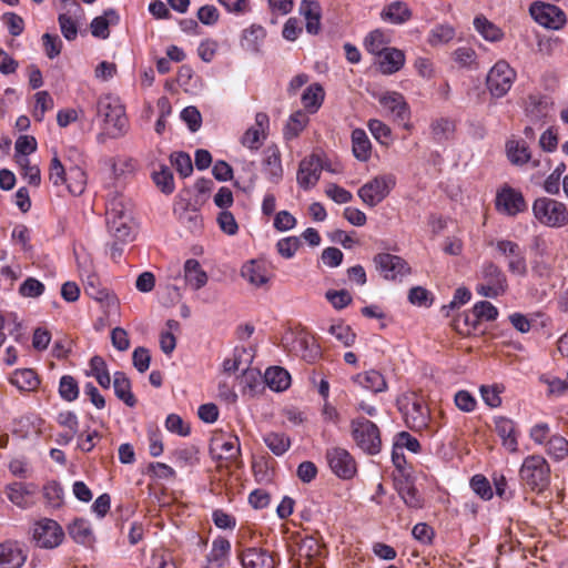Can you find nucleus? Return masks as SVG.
<instances>
[{
    "label": "nucleus",
    "mask_w": 568,
    "mask_h": 568,
    "mask_svg": "<svg viewBox=\"0 0 568 568\" xmlns=\"http://www.w3.org/2000/svg\"><path fill=\"white\" fill-rule=\"evenodd\" d=\"M454 61L462 68H476L477 53L470 47H459L453 53Z\"/></svg>",
    "instance_id": "obj_57"
},
{
    "label": "nucleus",
    "mask_w": 568,
    "mask_h": 568,
    "mask_svg": "<svg viewBox=\"0 0 568 568\" xmlns=\"http://www.w3.org/2000/svg\"><path fill=\"white\" fill-rule=\"evenodd\" d=\"M85 375L94 377L99 385L103 388H110L111 376L108 371L105 361L100 356H93L89 363V369L85 371Z\"/></svg>",
    "instance_id": "obj_46"
},
{
    "label": "nucleus",
    "mask_w": 568,
    "mask_h": 568,
    "mask_svg": "<svg viewBox=\"0 0 568 568\" xmlns=\"http://www.w3.org/2000/svg\"><path fill=\"white\" fill-rule=\"evenodd\" d=\"M535 219L547 227H562L568 224V207L565 203L550 199L539 197L532 203Z\"/></svg>",
    "instance_id": "obj_3"
},
{
    "label": "nucleus",
    "mask_w": 568,
    "mask_h": 568,
    "mask_svg": "<svg viewBox=\"0 0 568 568\" xmlns=\"http://www.w3.org/2000/svg\"><path fill=\"white\" fill-rule=\"evenodd\" d=\"M97 112L102 119L103 135L119 139L126 134L129 120L119 97L111 93L101 95L97 103Z\"/></svg>",
    "instance_id": "obj_1"
},
{
    "label": "nucleus",
    "mask_w": 568,
    "mask_h": 568,
    "mask_svg": "<svg viewBox=\"0 0 568 568\" xmlns=\"http://www.w3.org/2000/svg\"><path fill=\"white\" fill-rule=\"evenodd\" d=\"M152 179L155 185L165 194L174 191V179L171 170L165 165H160L159 170H154Z\"/></svg>",
    "instance_id": "obj_55"
},
{
    "label": "nucleus",
    "mask_w": 568,
    "mask_h": 568,
    "mask_svg": "<svg viewBox=\"0 0 568 568\" xmlns=\"http://www.w3.org/2000/svg\"><path fill=\"white\" fill-rule=\"evenodd\" d=\"M389 43V36L381 29L371 31L364 40L365 49L374 55H379L387 50L389 48L387 47Z\"/></svg>",
    "instance_id": "obj_47"
},
{
    "label": "nucleus",
    "mask_w": 568,
    "mask_h": 568,
    "mask_svg": "<svg viewBox=\"0 0 568 568\" xmlns=\"http://www.w3.org/2000/svg\"><path fill=\"white\" fill-rule=\"evenodd\" d=\"M10 383L22 392H32L37 389L40 381L33 369H17L10 377Z\"/></svg>",
    "instance_id": "obj_43"
},
{
    "label": "nucleus",
    "mask_w": 568,
    "mask_h": 568,
    "mask_svg": "<svg viewBox=\"0 0 568 568\" xmlns=\"http://www.w3.org/2000/svg\"><path fill=\"white\" fill-rule=\"evenodd\" d=\"M551 109V104L547 97L531 94L526 101L525 111L531 121H540L545 119Z\"/></svg>",
    "instance_id": "obj_37"
},
{
    "label": "nucleus",
    "mask_w": 568,
    "mask_h": 568,
    "mask_svg": "<svg viewBox=\"0 0 568 568\" xmlns=\"http://www.w3.org/2000/svg\"><path fill=\"white\" fill-rule=\"evenodd\" d=\"M325 92L320 83L308 85L302 94V103L308 113H315L322 106Z\"/></svg>",
    "instance_id": "obj_42"
},
{
    "label": "nucleus",
    "mask_w": 568,
    "mask_h": 568,
    "mask_svg": "<svg viewBox=\"0 0 568 568\" xmlns=\"http://www.w3.org/2000/svg\"><path fill=\"white\" fill-rule=\"evenodd\" d=\"M326 460L331 470L341 479H351L356 475V462L345 448H328L326 450Z\"/></svg>",
    "instance_id": "obj_12"
},
{
    "label": "nucleus",
    "mask_w": 568,
    "mask_h": 568,
    "mask_svg": "<svg viewBox=\"0 0 568 568\" xmlns=\"http://www.w3.org/2000/svg\"><path fill=\"white\" fill-rule=\"evenodd\" d=\"M267 8L272 16L271 23H277L280 17L290 14L294 9V0H267Z\"/></svg>",
    "instance_id": "obj_59"
},
{
    "label": "nucleus",
    "mask_w": 568,
    "mask_h": 568,
    "mask_svg": "<svg viewBox=\"0 0 568 568\" xmlns=\"http://www.w3.org/2000/svg\"><path fill=\"white\" fill-rule=\"evenodd\" d=\"M27 560V550L18 542L0 544V568H20Z\"/></svg>",
    "instance_id": "obj_26"
},
{
    "label": "nucleus",
    "mask_w": 568,
    "mask_h": 568,
    "mask_svg": "<svg viewBox=\"0 0 568 568\" xmlns=\"http://www.w3.org/2000/svg\"><path fill=\"white\" fill-rule=\"evenodd\" d=\"M506 154L509 162L521 166L530 163L532 168H538L540 173H545L550 168V161L547 158L532 159L529 148L524 140H508L506 142Z\"/></svg>",
    "instance_id": "obj_10"
},
{
    "label": "nucleus",
    "mask_w": 568,
    "mask_h": 568,
    "mask_svg": "<svg viewBox=\"0 0 568 568\" xmlns=\"http://www.w3.org/2000/svg\"><path fill=\"white\" fill-rule=\"evenodd\" d=\"M300 14L305 19V28L310 34H317L321 30L322 8L318 1L302 0Z\"/></svg>",
    "instance_id": "obj_28"
},
{
    "label": "nucleus",
    "mask_w": 568,
    "mask_h": 568,
    "mask_svg": "<svg viewBox=\"0 0 568 568\" xmlns=\"http://www.w3.org/2000/svg\"><path fill=\"white\" fill-rule=\"evenodd\" d=\"M473 24L475 30L488 42H499L504 39L503 30L483 14L476 16Z\"/></svg>",
    "instance_id": "obj_38"
},
{
    "label": "nucleus",
    "mask_w": 568,
    "mask_h": 568,
    "mask_svg": "<svg viewBox=\"0 0 568 568\" xmlns=\"http://www.w3.org/2000/svg\"><path fill=\"white\" fill-rule=\"evenodd\" d=\"M507 278L503 271L491 262L483 264L479 274L476 292L480 296L496 298L507 290Z\"/></svg>",
    "instance_id": "obj_5"
},
{
    "label": "nucleus",
    "mask_w": 568,
    "mask_h": 568,
    "mask_svg": "<svg viewBox=\"0 0 568 568\" xmlns=\"http://www.w3.org/2000/svg\"><path fill=\"white\" fill-rule=\"evenodd\" d=\"M352 150L354 156L362 162H366L372 154V144L363 129H355L352 132Z\"/></svg>",
    "instance_id": "obj_41"
},
{
    "label": "nucleus",
    "mask_w": 568,
    "mask_h": 568,
    "mask_svg": "<svg viewBox=\"0 0 568 568\" xmlns=\"http://www.w3.org/2000/svg\"><path fill=\"white\" fill-rule=\"evenodd\" d=\"M113 388L116 397L124 404L133 407L136 403L135 397L131 390V382L123 372H115L113 375Z\"/></svg>",
    "instance_id": "obj_44"
},
{
    "label": "nucleus",
    "mask_w": 568,
    "mask_h": 568,
    "mask_svg": "<svg viewBox=\"0 0 568 568\" xmlns=\"http://www.w3.org/2000/svg\"><path fill=\"white\" fill-rule=\"evenodd\" d=\"M44 284L34 277H28L19 287V294L23 297L36 298L44 293Z\"/></svg>",
    "instance_id": "obj_64"
},
{
    "label": "nucleus",
    "mask_w": 568,
    "mask_h": 568,
    "mask_svg": "<svg viewBox=\"0 0 568 568\" xmlns=\"http://www.w3.org/2000/svg\"><path fill=\"white\" fill-rule=\"evenodd\" d=\"M242 277L255 287L264 286L271 278V272L265 262L252 260L242 266Z\"/></svg>",
    "instance_id": "obj_24"
},
{
    "label": "nucleus",
    "mask_w": 568,
    "mask_h": 568,
    "mask_svg": "<svg viewBox=\"0 0 568 568\" xmlns=\"http://www.w3.org/2000/svg\"><path fill=\"white\" fill-rule=\"evenodd\" d=\"M529 12L540 26L554 30L560 29L566 22L565 13L556 6L545 2H534Z\"/></svg>",
    "instance_id": "obj_14"
},
{
    "label": "nucleus",
    "mask_w": 568,
    "mask_h": 568,
    "mask_svg": "<svg viewBox=\"0 0 568 568\" xmlns=\"http://www.w3.org/2000/svg\"><path fill=\"white\" fill-rule=\"evenodd\" d=\"M352 381L359 387L374 394L387 390V382L384 375L376 369H368L353 376Z\"/></svg>",
    "instance_id": "obj_29"
},
{
    "label": "nucleus",
    "mask_w": 568,
    "mask_h": 568,
    "mask_svg": "<svg viewBox=\"0 0 568 568\" xmlns=\"http://www.w3.org/2000/svg\"><path fill=\"white\" fill-rule=\"evenodd\" d=\"M495 430L501 439V445L509 453L518 452V433L515 423L507 417H495Z\"/></svg>",
    "instance_id": "obj_23"
},
{
    "label": "nucleus",
    "mask_w": 568,
    "mask_h": 568,
    "mask_svg": "<svg viewBox=\"0 0 568 568\" xmlns=\"http://www.w3.org/2000/svg\"><path fill=\"white\" fill-rule=\"evenodd\" d=\"M547 453L557 460L564 459L568 455V440L560 435L551 436L547 442Z\"/></svg>",
    "instance_id": "obj_61"
},
{
    "label": "nucleus",
    "mask_w": 568,
    "mask_h": 568,
    "mask_svg": "<svg viewBox=\"0 0 568 568\" xmlns=\"http://www.w3.org/2000/svg\"><path fill=\"white\" fill-rule=\"evenodd\" d=\"M59 394L64 400H75L79 396V386L77 381L70 375L62 376L59 383Z\"/></svg>",
    "instance_id": "obj_62"
},
{
    "label": "nucleus",
    "mask_w": 568,
    "mask_h": 568,
    "mask_svg": "<svg viewBox=\"0 0 568 568\" xmlns=\"http://www.w3.org/2000/svg\"><path fill=\"white\" fill-rule=\"evenodd\" d=\"M406 57L403 50L388 48L378 55V68L383 74H394L405 64Z\"/></svg>",
    "instance_id": "obj_30"
},
{
    "label": "nucleus",
    "mask_w": 568,
    "mask_h": 568,
    "mask_svg": "<svg viewBox=\"0 0 568 568\" xmlns=\"http://www.w3.org/2000/svg\"><path fill=\"white\" fill-rule=\"evenodd\" d=\"M120 20L119 14L113 9H108L102 16L95 17L91 24V33L93 37L99 39H106L110 36L109 27L116 24Z\"/></svg>",
    "instance_id": "obj_35"
},
{
    "label": "nucleus",
    "mask_w": 568,
    "mask_h": 568,
    "mask_svg": "<svg viewBox=\"0 0 568 568\" xmlns=\"http://www.w3.org/2000/svg\"><path fill=\"white\" fill-rule=\"evenodd\" d=\"M395 175L382 174L366 182L358 189L359 199L368 206L373 207L379 204L395 187Z\"/></svg>",
    "instance_id": "obj_7"
},
{
    "label": "nucleus",
    "mask_w": 568,
    "mask_h": 568,
    "mask_svg": "<svg viewBox=\"0 0 568 568\" xmlns=\"http://www.w3.org/2000/svg\"><path fill=\"white\" fill-rule=\"evenodd\" d=\"M323 164L317 154L303 159L300 163L296 181L300 187L310 190L316 185L321 178Z\"/></svg>",
    "instance_id": "obj_18"
},
{
    "label": "nucleus",
    "mask_w": 568,
    "mask_h": 568,
    "mask_svg": "<svg viewBox=\"0 0 568 568\" xmlns=\"http://www.w3.org/2000/svg\"><path fill=\"white\" fill-rule=\"evenodd\" d=\"M32 538L39 548L53 549L62 544L64 531L55 520L41 518L32 527Z\"/></svg>",
    "instance_id": "obj_9"
},
{
    "label": "nucleus",
    "mask_w": 568,
    "mask_h": 568,
    "mask_svg": "<svg viewBox=\"0 0 568 568\" xmlns=\"http://www.w3.org/2000/svg\"><path fill=\"white\" fill-rule=\"evenodd\" d=\"M43 497L51 508H59L62 505L63 489L57 481H49L43 486Z\"/></svg>",
    "instance_id": "obj_60"
},
{
    "label": "nucleus",
    "mask_w": 568,
    "mask_h": 568,
    "mask_svg": "<svg viewBox=\"0 0 568 568\" xmlns=\"http://www.w3.org/2000/svg\"><path fill=\"white\" fill-rule=\"evenodd\" d=\"M263 173L273 183H278L283 176L281 152L277 146L271 145L264 150Z\"/></svg>",
    "instance_id": "obj_27"
},
{
    "label": "nucleus",
    "mask_w": 568,
    "mask_h": 568,
    "mask_svg": "<svg viewBox=\"0 0 568 568\" xmlns=\"http://www.w3.org/2000/svg\"><path fill=\"white\" fill-rule=\"evenodd\" d=\"M321 555V547L316 539L307 537L302 540L298 548L301 559H306L305 565H315L317 556Z\"/></svg>",
    "instance_id": "obj_56"
},
{
    "label": "nucleus",
    "mask_w": 568,
    "mask_h": 568,
    "mask_svg": "<svg viewBox=\"0 0 568 568\" xmlns=\"http://www.w3.org/2000/svg\"><path fill=\"white\" fill-rule=\"evenodd\" d=\"M379 104L396 120L405 121L409 119L410 109L404 95L396 91H384L374 95Z\"/></svg>",
    "instance_id": "obj_19"
},
{
    "label": "nucleus",
    "mask_w": 568,
    "mask_h": 568,
    "mask_svg": "<svg viewBox=\"0 0 568 568\" xmlns=\"http://www.w3.org/2000/svg\"><path fill=\"white\" fill-rule=\"evenodd\" d=\"M455 36L456 30L450 24H436L429 30V33L427 36V43L433 48L445 45L452 42Z\"/></svg>",
    "instance_id": "obj_45"
},
{
    "label": "nucleus",
    "mask_w": 568,
    "mask_h": 568,
    "mask_svg": "<svg viewBox=\"0 0 568 568\" xmlns=\"http://www.w3.org/2000/svg\"><path fill=\"white\" fill-rule=\"evenodd\" d=\"M328 333L345 347L353 346L356 341V334L352 327L343 322L332 324Z\"/></svg>",
    "instance_id": "obj_54"
},
{
    "label": "nucleus",
    "mask_w": 568,
    "mask_h": 568,
    "mask_svg": "<svg viewBox=\"0 0 568 568\" xmlns=\"http://www.w3.org/2000/svg\"><path fill=\"white\" fill-rule=\"evenodd\" d=\"M352 436L357 446L367 454L375 455L381 449V437L377 426L366 418L352 422Z\"/></svg>",
    "instance_id": "obj_8"
},
{
    "label": "nucleus",
    "mask_w": 568,
    "mask_h": 568,
    "mask_svg": "<svg viewBox=\"0 0 568 568\" xmlns=\"http://www.w3.org/2000/svg\"><path fill=\"white\" fill-rule=\"evenodd\" d=\"M265 384L274 392H284L291 385L290 373L280 366H272L265 371Z\"/></svg>",
    "instance_id": "obj_36"
},
{
    "label": "nucleus",
    "mask_w": 568,
    "mask_h": 568,
    "mask_svg": "<svg viewBox=\"0 0 568 568\" xmlns=\"http://www.w3.org/2000/svg\"><path fill=\"white\" fill-rule=\"evenodd\" d=\"M231 551V544L225 538H216L212 542L210 552L206 556L203 568H220L227 561Z\"/></svg>",
    "instance_id": "obj_31"
},
{
    "label": "nucleus",
    "mask_w": 568,
    "mask_h": 568,
    "mask_svg": "<svg viewBox=\"0 0 568 568\" xmlns=\"http://www.w3.org/2000/svg\"><path fill=\"white\" fill-rule=\"evenodd\" d=\"M81 276L83 277L84 292L89 297L106 307H115L118 305L116 297L101 285L97 274L87 272V274H81Z\"/></svg>",
    "instance_id": "obj_20"
},
{
    "label": "nucleus",
    "mask_w": 568,
    "mask_h": 568,
    "mask_svg": "<svg viewBox=\"0 0 568 568\" xmlns=\"http://www.w3.org/2000/svg\"><path fill=\"white\" fill-rule=\"evenodd\" d=\"M498 316V310L487 301L477 302L470 313L465 314V324L476 327L479 321H494Z\"/></svg>",
    "instance_id": "obj_33"
},
{
    "label": "nucleus",
    "mask_w": 568,
    "mask_h": 568,
    "mask_svg": "<svg viewBox=\"0 0 568 568\" xmlns=\"http://www.w3.org/2000/svg\"><path fill=\"white\" fill-rule=\"evenodd\" d=\"M267 448L276 456H282L291 447V440L284 433L271 432L264 435Z\"/></svg>",
    "instance_id": "obj_53"
},
{
    "label": "nucleus",
    "mask_w": 568,
    "mask_h": 568,
    "mask_svg": "<svg viewBox=\"0 0 568 568\" xmlns=\"http://www.w3.org/2000/svg\"><path fill=\"white\" fill-rule=\"evenodd\" d=\"M495 206L499 213L508 216H515L527 209L523 193L508 185L497 191Z\"/></svg>",
    "instance_id": "obj_13"
},
{
    "label": "nucleus",
    "mask_w": 568,
    "mask_h": 568,
    "mask_svg": "<svg viewBox=\"0 0 568 568\" xmlns=\"http://www.w3.org/2000/svg\"><path fill=\"white\" fill-rule=\"evenodd\" d=\"M165 428L181 437H186L191 433V427L183 418L178 414H170L165 419Z\"/></svg>",
    "instance_id": "obj_63"
},
{
    "label": "nucleus",
    "mask_w": 568,
    "mask_h": 568,
    "mask_svg": "<svg viewBox=\"0 0 568 568\" xmlns=\"http://www.w3.org/2000/svg\"><path fill=\"white\" fill-rule=\"evenodd\" d=\"M241 564L243 568H275L273 555L262 548H247L242 551Z\"/></svg>",
    "instance_id": "obj_25"
},
{
    "label": "nucleus",
    "mask_w": 568,
    "mask_h": 568,
    "mask_svg": "<svg viewBox=\"0 0 568 568\" xmlns=\"http://www.w3.org/2000/svg\"><path fill=\"white\" fill-rule=\"evenodd\" d=\"M172 458L179 467H193L200 463V452L195 446H184L175 449Z\"/></svg>",
    "instance_id": "obj_52"
},
{
    "label": "nucleus",
    "mask_w": 568,
    "mask_h": 568,
    "mask_svg": "<svg viewBox=\"0 0 568 568\" xmlns=\"http://www.w3.org/2000/svg\"><path fill=\"white\" fill-rule=\"evenodd\" d=\"M518 475L525 488L540 494L550 485L551 468L544 456L532 454L524 458Z\"/></svg>",
    "instance_id": "obj_2"
},
{
    "label": "nucleus",
    "mask_w": 568,
    "mask_h": 568,
    "mask_svg": "<svg viewBox=\"0 0 568 568\" xmlns=\"http://www.w3.org/2000/svg\"><path fill=\"white\" fill-rule=\"evenodd\" d=\"M496 247L501 255L508 258L507 267L511 274L521 277L526 276V256L521 247L516 242L509 240H499L496 243Z\"/></svg>",
    "instance_id": "obj_15"
},
{
    "label": "nucleus",
    "mask_w": 568,
    "mask_h": 568,
    "mask_svg": "<svg viewBox=\"0 0 568 568\" xmlns=\"http://www.w3.org/2000/svg\"><path fill=\"white\" fill-rule=\"evenodd\" d=\"M413 17V11L408 3L402 0H394L386 3L381 11V19L384 22L400 26L408 22Z\"/></svg>",
    "instance_id": "obj_22"
},
{
    "label": "nucleus",
    "mask_w": 568,
    "mask_h": 568,
    "mask_svg": "<svg viewBox=\"0 0 568 568\" xmlns=\"http://www.w3.org/2000/svg\"><path fill=\"white\" fill-rule=\"evenodd\" d=\"M241 452L240 440L236 436L225 433H215L210 443V454L216 459H235Z\"/></svg>",
    "instance_id": "obj_16"
},
{
    "label": "nucleus",
    "mask_w": 568,
    "mask_h": 568,
    "mask_svg": "<svg viewBox=\"0 0 568 568\" xmlns=\"http://www.w3.org/2000/svg\"><path fill=\"white\" fill-rule=\"evenodd\" d=\"M396 404L410 428L422 429L427 426L428 409L423 398L415 392L402 394L397 398Z\"/></svg>",
    "instance_id": "obj_4"
},
{
    "label": "nucleus",
    "mask_w": 568,
    "mask_h": 568,
    "mask_svg": "<svg viewBox=\"0 0 568 568\" xmlns=\"http://www.w3.org/2000/svg\"><path fill=\"white\" fill-rule=\"evenodd\" d=\"M184 278L185 283L194 291H197L206 285L207 274L202 268L199 261L189 258L184 263Z\"/></svg>",
    "instance_id": "obj_34"
},
{
    "label": "nucleus",
    "mask_w": 568,
    "mask_h": 568,
    "mask_svg": "<svg viewBox=\"0 0 568 568\" xmlns=\"http://www.w3.org/2000/svg\"><path fill=\"white\" fill-rule=\"evenodd\" d=\"M132 219L130 204L123 195L116 194L106 202V220Z\"/></svg>",
    "instance_id": "obj_49"
},
{
    "label": "nucleus",
    "mask_w": 568,
    "mask_h": 568,
    "mask_svg": "<svg viewBox=\"0 0 568 568\" xmlns=\"http://www.w3.org/2000/svg\"><path fill=\"white\" fill-rule=\"evenodd\" d=\"M265 38V28L261 24L252 23L241 33V47L246 51L258 52Z\"/></svg>",
    "instance_id": "obj_32"
},
{
    "label": "nucleus",
    "mask_w": 568,
    "mask_h": 568,
    "mask_svg": "<svg viewBox=\"0 0 568 568\" xmlns=\"http://www.w3.org/2000/svg\"><path fill=\"white\" fill-rule=\"evenodd\" d=\"M108 230L111 236L120 242H129L134 237V225L132 219L106 220Z\"/></svg>",
    "instance_id": "obj_39"
},
{
    "label": "nucleus",
    "mask_w": 568,
    "mask_h": 568,
    "mask_svg": "<svg viewBox=\"0 0 568 568\" xmlns=\"http://www.w3.org/2000/svg\"><path fill=\"white\" fill-rule=\"evenodd\" d=\"M268 124L270 119L266 113H256L254 125L245 131L241 139V143L250 150H257L266 139V130L268 129Z\"/></svg>",
    "instance_id": "obj_21"
},
{
    "label": "nucleus",
    "mask_w": 568,
    "mask_h": 568,
    "mask_svg": "<svg viewBox=\"0 0 568 568\" xmlns=\"http://www.w3.org/2000/svg\"><path fill=\"white\" fill-rule=\"evenodd\" d=\"M4 493L13 505L28 509L36 504L38 486L33 483L14 481L7 485Z\"/></svg>",
    "instance_id": "obj_17"
},
{
    "label": "nucleus",
    "mask_w": 568,
    "mask_h": 568,
    "mask_svg": "<svg viewBox=\"0 0 568 568\" xmlns=\"http://www.w3.org/2000/svg\"><path fill=\"white\" fill-rule=\"evenodd\" d=\"M376 270L385 280L402 281L410 274L408 263L400 256L389 253H379L374 257Z\"/></svg>",
    "instance_id": "obj_11"
},
{
    "label": "nucleus",
    "mask_w": 568,
    "mask_h": 568,
    "mask_svg": "<svg viewBox=\"0 0 568 568\" xmlns=\"http://www.w3.org/2000/svg\"><path fill=\"white\" fill-rule=\"evenodd\" d=\"M64 185L70 194L74 196L81 195L87 186L85 172L79 165L70 166Z\"/></svg>",
    "instance_id": "obj_48"
},
{
    "label": "nucleus",
    "mask_w": 568,
    "mask_h": 568,
    "mask_svg": "<svg viewBox=\"0 0 568 568\" xmlns=\"http://www.w3.org/2000/svg\"><path fill=\"white\" fill-rule=\"evenodd\" d=\"M308 121L310 119L307 114L302 110L291 114L283 132L285 140H293L297 138L300 133L306 128Z\"/></svg>",
    "instance_id": "obj_50"
},
{
    "label": "nucleus",
    "mask_w": 568,
    "mask_h": 568,
    "mask_svg": "<svg viewBox=\"0 0 568 568\" xmlns=\"http://www.w3.org/2000/svg\"><path fill=\"white\" fill-rule=\"evenodd\" d=\"M516 78V70L506 60H498L487 73V90L493 98L500 99L510 91Z\"/></svg>",
    "instance_id": "obj_6"
},
{
    "label": "nucleus",
    "mask_w": 568,
    "mask_h": 568,
    "mask_svg": "<svg viewBox=\"0 0 568 568\" xmlns=\"http://www.w3.org/2000/svg\"><path fill=\"white\" fill-rule=\"evenodd\" d=\"M69 535L75 542L81 545H90L93 541L91 526L84 519H75L69 526Z\"/></svg>",
    "instance_id": "obj_51"
},
{
    "label": "nucleus",
    "mask_w": 568,
    "mask_h": 568,
    "mask_svg": "<svg viewBox=\"0 0 568 568\" xmlns=\"http://www.w3.org/2000/svg\"><path fill=\"white\" fill-rule=\"evenodd\" d=\"M53 108V100L47 91H39L34 94L33 118L41 122L48 110Z\"/></svg>",
    "instance_id": "obj_58"
},
{
    "label": "nucleus",
    "mask_w": 568,
    "mask_h": 568,
    "mask_svg": "<svg viewBox=\"0 0 568 568\" xmlns=\"http://www.w3.org/2000/svg\"><path fill=\"white\" fill-rule=\"evenodd\" d=\"M534 248L537 252V256L531 262L532 273L538 277H549L552 268L551 265L544 260L547 251L546 242L540 237H536L534 240Z\"/></svg>",
    "instance_id": "obj_40"
}]
</instances>
